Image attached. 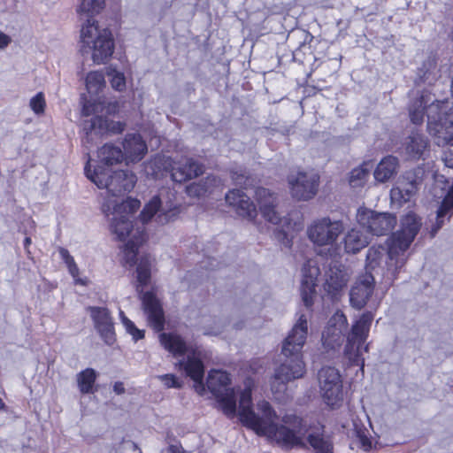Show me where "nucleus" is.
I'll return each mask as SVG.
<instances>
[{"label":"nucleus","instance_id":"obj_1","mask_svg":"<svg viewBox=\"0 0 453 453\" xmlns=\"http://www.w3.org/2000/svg\"><path fill=\"white\" fill-rule=\"evenodd\" d=\"M230 375L225 371L211 370L208 373L206 386L226 416L230 418L235 417L238 397V416L243 426L253 430L259 436L275 440L282 444L293 445L300 442L302 431L288 426L300 427V419L294 416H283L281 424L279 425L278 415L269 402L259 401L256 411L253 410L251 395L254 381L252 380H245L242 390L230 388Z\"/></svg>","mask_w":453,"mask_h":453},{"label":"nucleus","instance_id":"obj_2","mask_svg":"<svg viewBox=\"0 0 453 453\" xmlns=\"http://www.w3.org/2000/svg\"><path fill=\"white\" fill-rule=\"evenodd\" d=\"M84 171L87 178L98 188L106 189L102 211L110 223L111 234L119 241L130 237L123 246V260L126 265H134L139 246L146 241L147 234L143 227L134 229L130 220L140 208V201L131 197L122 200L121 196L133 190L137 181L136 175L128 170L111 173L110 168L101 165L92 168L90 159Z\"/></svg>","mask_w":453,"mask_h":453},{"label":"nucleus","instance_id":"obj_3","mask_svg":"<svg viewBox=\"0 0 453 453\" xmlns=\"http://www.w3.org/2000/svg\"><path fill=\"white\" fill-rule=\"evenodd\" d=\"M421 226L420 219L414 213H407L401 221V229L388 240V249L382 246L371 247L366 256V267L374 270L387 256V271L390 280H395L396 273L404 265L405 251L415 239Z\"/></svg>","mask_w":453,"mask_h":453},{"label":"nucleus","instance_id":"obj_4","mask_svg":"<svg viewBox=\"0 0 453 453\" xmlns=\"http://www.w3.org/2000/svg\"><path fill=\"white\" fill-rule=\"evenodd\" d=\"M159 340L167 351L175 358H180L175 363L179 371H183L194 381L195 390L199 395H203L205 392L203 383L204 365L201 359L200 351L188 346L183 339L176 334L162 333L159 335Z\"/></svg>","mask_w":453,"mask_h":453},{"label":"nucleus","instance_id":"obj_5","mask_svg":"<svg viewBox=\"0 0 453 453\" xmlns=\"http://www.w3.org/2000/svg\"><path fill=\"white\" fill-rule=\"evenodd\" d=\"M81 49L83 53H90L96 65L105 64L115 49L111 31L102 27L93 19H88L81 29Z\"/></svg>","mask_w":453,"mask_h":453},{"label":"nucleus","instance_id":"obj_6","mask_svg":"<svg viewBox=\"0 0 453 453\" xmlns=\"http://www.w3.org/2000/svg\"><path fill=\"white\" fill-rule=\"evenodd\" d=\"M373 320L372 312L363 313L352 325L347 336V343L344 347L343 357L349 365H360L364 369L365 360L363 352L368 351V345H365Z\"/></svg>","mask_w":453,"mask_h":453},{"label":"nucleus","instance_id":"obj_7","mask_svg":"<svg viewBox=\"0 0 453 453\" xmlns=\"http://www.w3.org/2000/svg\"><path fill=\"white\" fill-rule=\"evenodd\" d=\"M255 198L259 205L263 217L273 225L282 224V229L276 232V238L285 247H291L292 234H290V223L288 219L281 217L277 209V197L265 188H257L255 191Z\"/></svg>","mask_w":453,"mask_h":453},{"label":"nucleus","instance_id":"obj_8","mask_svg":"<svg viewBox=\"0 0 453 453\" xmlns=\"http://www.w3.org/2000/svg\"><path fill=\"white\" fill-rule=\"evenodd\" d=\"M344 229L342 220L322 217L311 222L307 227V236L316 247L333 248Z\"/></svg>","mask_w":453,"mask_h":453},{"label":"nucleus","instance_id":"obj_9","mask_svg":"<svg viewBox=\"0 0 453 453\" xmlns=\"http://www.w3.org/2000/svg\"><path fill=\"white\" fill-rule=\"evenodd\" d=\"M319 391L324 403L332 409L340 407L344 399L340 372L332 366L322 367L318 374Z\"/></svg>","mask_w":453,"mask_h":453},{"label":"nucleus","instance_id":"obj_10","mask_svg":"<svg viewBox=\"0 0 453 453\" xmlns=\"http://www.w3.org/2000/svg\"><path fill=\"white\" fill-rule=\"evenodd\" d=\"M179 213V205L171 197L165 200L161 191L158 196H155L145 204L140 214V220L144 225L154 219L157 225L164 226L175 220Z\"/></svg>","mask_w":453,"mask_h":453},{"label":"nucleus","instance_id":"obj_11","mask_svg":"<svg viewBox=\"0 0 453 453\" xmlns=\"http://www.w3.org/2000/svg\"><path fill=\"white\" fill-rule=\"evenodd\" d=\"M153 165L158 168L161 166L171 173L172 180L175 182H184L196 178L203 173V166L192 158L181 157L175 161L169 157H158L153 161Z\"/></svg>","mask_w":453,"mask_h":453},{"label":"nucleus","instance_id":"obj_12","mask_svg":"<svg viewBox=\"0 0 453 453\" xmlns=\"http://www.w3.org/2000/svg\"><path fill=\"white\" fill-rule=\"evenodd\" d=\"M285 361L275 370L271 387L273 393L283 392L289 381L302 378L306 372L303 354L284 357Z\"/></svg>","mask_w":453,"mask_h":453},{"label":"nucleus","instance_id":"obj_13","mask_svg":"<svg viewBox=\"0 0 453 453\" xmlns=\"http://www.w3.org/2000/svg\"><path fill=\"white\" fill-rule=\"evenodd\" d=\"M285 416H294L300 419L301 424L300 427H298V429L302 431L300 442L293 445H286L280 443L275 440H271L272 441H274L281 447L285 448L303 447L305 446V435L307 434L306 441L316 453H333L334 445L331 436L325 433L322 426L308 431L306 425L302 418L294 414H286ZM288 426L293 429H297V427H295L294 426Z\"/></svg>","mask_w":453,"mask_h":453},{"label":"nucleus","instance_id":"obj_14","mask_svg":"<svg viewBox=\"0 0 453 453\" xmlns=\"http://www.w3.org/2000/svg\"><path fill=\"white\" fill-rule=\"evenodd\" d=\"M358 224L374 235L389 233L396 224V218L390 213H378L366 208H359L357 212Z\"/></svg>","mask_w":453,"mask_h":453},{"label":"nucleus","instance_id":"obj_15","mask_svg":"<svg viewBox=\"0 0 453 453\" xmlns=\"http://www.w3.org/2000/svg\"><path fill=\"white\" fill-rule=\"evenodd\" d=\"M319 177L317 173L307 172L291 173L288 182L292 196L297 200L307 201L318 192Z\"/></svg>","mask_w":453,"mask_h":453},{"label":"nucleus","instance_id":"obj_16","mask_svg":"<svg viewBox=\"0 0 453 453\" xmlns=\"http://www.w3.org/2000/svg\"><path fill=\"white\" fill-rule=\"evenodd\" d=\"M309 335V322L306 315L300 314L282 342L283 357L303 354L302 350Z\"/></svg>","mask_w":453,"mask_h":453},{"label":"nucleus","instance_id":"obj_17","mask_svg":"<svg viewBox=\"0 0 453 453\" xmlns=\"http://www.w3.org/2000/svg\"><path fill=\"white\" fill-rule=\"evenodd\" d=\"M348 326L346 316L340 311H336L328 320L322 334V344L327 353L338 351L343 342ZM334 354H332L333 356Z\"/></svg>","mask_w":453,"mask_h":453},{"label":"nucleus","instance_id":"obj_18","mask_svg":"<svg viewBox=\"0 0 453 453\" xmlns=\"http://www.w3.org/2000/svg\"><path fill=\"white\" fill-rule=\"evenodd\" d=\"M350 273L344 265L334 263L329 266L325 275L323 288L332 299H338L349 280Z\"/></svg>","mask_w":453,"mask_h":453},{"label":"nucleus","instance_id":"obj_19","mask_svg":"<svg viewBox=\"0 0 453 453\" xmlns=\"http://www.w3.org/2000/svg\"><path fill=\"white\" fill-rule=\"evenodd\" d=\"M441 188L442 195L449 187V189L439 207L436 214V222L433 226L431 230V236L434 237L436 233L444 225L445 220H449L453 214V183L449 186V180L442 174H437L434 176V188Z\"/></svg>","mask_w":453,"mask_h":453},{"label":"nucleus","instance_id":"obj_20","mask_svg":"<svg viewBox=\"0 0 453 453\" xmlns=\"http://www.w3.org/2000/svg\"><path fill=\"white\" fill-rule=\"evenodd\" d=\"M319 268L315 259H309L302 269L301 296L306 307H311L317 296V280L319 275Z\"/></svg>","mask_w":453,"mask_h":453},{"label":"nucleus","instance_id":"obj_21","mask_svg":"<svg viewBox=\"0 0 453 453\" xmlns=\"http://www.w3.org/2000/svg\"><path fill=\"white\" fill-rule=\"evenodd\" d=\"M91 319L97 333L107 345L115 342V332L112 318L104 307H89Z\"/></svg>","mask_w":453,"mask_h":453},{"label":"nucleus","instance_id":"obj_22","mask_svg":"<svg viewBox=\"0 0 453 453\" xmlns=\"http://www.w3.org/2000/svg\"><path fill=\"white\" fill-rule=\"evenodd\" d=\"M374 289V278L371 273H365L360 275L349 292L350 304L360 310L363 308Z\"/></svg>","mask_w":453,"mask_h":453},{"label":"nucleus","instance_id":"obj_23","mask_svg":"<svg viewBox=\"0 0 453 453\" xmlns=\"http://www.w3.org/2000/svg\"><path fill=\"white\" fill-rule=\"evenodd\" d=\"M418 191V181L411 179L410 173L399 179L396 184L390 190L392 204L401 207L412 200Z\"/></svg>","mask_w":453,"mask_h":453},{"label":"nucleus","instance_id":"obj_24","mask_svg":"<svg viewBox=\"0 0 453 453\" xmlns=\"http://www.w3.org/2000/svg\"><path fill=\"white\" fill-rule=\"evenodd\" d=\"M141 299L149 324L156 331H162L164 329L165 318L159 301L151 292H145L141 296Z\"/></svg>","mask_w":453,"mask_h":453},{"label":"nucleus","instance_id":"obj_25","mask_svg":"<svg viewBox=\"0 0 453 453\" xmlns=\"http://www.w3.org/2000/svg\"><path fill=\"white\" fill-rule=\"evenodd\" d=\"M226 201L233 206L236 212L250 220H253L257 216L256 206L250 202V198L240 189H233L226 195Z\"/></svg>","mask_w":453,"mask_h":453},{"label":"nucleus","instance_id":"obj_26","mask_svg":"<svg viewBox=\"0 0 453 453\" xmlns=\"http://www.w3.org/2000/svg\"><path fill=\"white\" fill-rule=\"evenodd\" d=\"M123 149L127 164L142 160L147 153V145L138 134H127L123 142Z\"/></svg>","mask_w":453,"mask_h":453},{"label":"nucleus","instance_id":"obj_27","mask_svg":"<svg viewBox=\"0 0 453 453\" xmlns=\"http://www.w3.org/2000/svg\"><path fill=\"white\" fill-rule=\"evenodd\" d=\"M125 123L120 121H109L102 116H95L84 123V130L87 134L95 133L103 134L104 133L119 134L125 129Z\"/></svg>","mask_w":453,"mask_h":453},{"label":"nucleus","instance_id":"obj_28","mask_svg":"<svg viewBox=\"0 0 453 453\" xmlns=\"http://www.w3.org/2000/svg\"><path fill=\"white\" fill-rule=\"evenodd\" d=\"M428 140L421 134L412 133L404 143V152L410 159L425 158L428 153Z\"/></svg>","mask_w":453,"mask_h":453},{"label":"nucleus","instance_id":"obj_29","mask_svg":"<svg viewBox=\"0 0 453 453\" xmlns=\"http://www.w3.org/2000/svg\"><path fill=\"white\" fill-rule=\"evenodd\" d=\"M398 168V158L395 156H386L374 169L373 177L377 182L385 183L397 173Z\"/></svg>","mask_w":453,"mask_h":453},{"label":"nucleus","instance_id":"obj_30","mask_svg":"<svg viewBox=\"0 0 453 453\" xmlns=\"http://www.w3.org/2000/svg\"><path fill=\"white\" fill-rule=\"evenodd\" d=\"M118 102L109 103L106 105L104 101L100 96H98V98H91L90 100H88L83 104L82 114L84 116H90L95 114V116L104 117V114H115L118 111Z\"/></svg>","mask_w":453,"mask_h":453},{"label":"nucleus","instance_id":"obj_31","mask_svg":"<svg viewBox=\"0 0 453 453\" xmlns=\"http://www.w3.org/2000/svg\"><path fill=\"white\" fill-rule=\"evenodd\" d=\"M98 163L101 166H109L121 163L125 157L122 150L112 143H105L97 151Z\"/></svg>","mask_w":453,"mask_h":453},{"label":"nucleus","instance_id":"obj_32","mask_svg":"<svg viewBox=\"0 0 453 453\" xmlns=\"http://www.w3.org/2000/svg\"><path fill=\"white\" fill-rule=\"evenodd\" d=\"M368 243V236L356 228L349 230L344 237V249L348 253H357Z\"/></svg>","mask_w":453,"mask_h":453},{"label":"nucleus","instance_id":"obj_33","mask_svg":"<svg viewBox=\"0 0 453 453\" xmlns=\"http://www.w3.org/2000/svg\"><path fill=\"white\" fill-rule=\"evenodd\" d=\"M372 166L373 165L371 161H365L354 168L349 173V185L354 188L363 187L368 180L369 173Z\"/></svg>","mask_w":453,"mask_h":453},{"label":"nucleus","instance_id":"obj_34","mask_svg":"<svg viewBox=\"0 0 453 453\" xmlns=\"http://www.w3.org/2000/svg\"><path fill=\"white\" fill-rule=\"evenodd\" d=\"M97 378V372L92 368H86L76 376L78 388L82 394L94 392V385Z\"/></svg>","mask_w":453,"mask_h":453},{"label":"nucleus","instance_id":"obj_35","mask_svg":"<svg viewBox=\"0 0 453 453\" xmlns=\"http://www.w3.org/2000/svg\"><path fill=\"white\" fill-rule=\"evenodd\" d=\"M105 85L104 73L102 71H92L87 74L86 88L91 96H97L98 97Z\"/></svg>","mask_w":453,"mask_h":453},{"label":"nucleus","instance_id":"obj_36","mask_svg":"<svg viewBox=\"0 0 453 453\" xmlns=\"http://www.w3.org/2000/svg\"><path fill=\"white\" fill-rule=\"evenodd\" d=\"M59 255H60L61 259L65 262L69 273L73 278L75 284L86 286L88 284V280L87 278H81L79 276L80 271H79L78 265L75 263L73 257L71 256L69 251L65 248H60Z\"/></svg>","mask_w":453,"mask_h":453},{"label":"nucleus","instance_id":"obj_37","mask_svg":"<svg viewBox=\"0 0 453 453\" xmlns=\"http://www.w3.org/2000/svg\"><path fill=\"white\" fill-rule=\"evenodd\" d=\"M220 180L214 176H208L203 183H191L187 187V193L189 196H202L207 192L211 193V187L219 185Z\"/></svg>","mask_w":453,"mask_h":453},{"label":"nucleus","instance_id":"obj_38","mask_svg":"<svg viewBox=\"0 0 453 453\" xmlns=\"http://www.w3.org/2000/svg\"><path fill=\"white\" fill-rule=\"evenodd\" d=\"M150 280V260L148 257L142 258L137 266V281L136 290L142 294L143 287L146 286Z\"/></svg>","mask_w":453,"mask_h":453},{"label":"nucleus","instance_id":"obj_39","mask_svg":"<svg viewBox=\"0 0 453 453\" xmlns=\"http://www.w3.org/2000/svg\"><path fill=\"white\" fill-rule=\"evenodd\" d=\"M106 74L110 79L111 88L119 92L126 89V77L124 73L119 71L115 65H110L106 67Z\"/></svg>","mask_w":453,"mask_h":453},{"label":"nucleus","instance_id":"obj_40","mask_svg":"<svg viewBox=\"0 0 453 453\" xmlns=\"http://www.w3.org/2000/svg\"><path fill=\"white\" fill-rule=\"evenodd\" d=\"M105 6L104 0H81L78 12L93 17L100 13Z\"/></svg>","mask_w":453,"mask_h":453},{"label":"nucleus","instance_id":"obj_41","mask_svg":"<svg viewBox=\"0 0 453 453\" xmlns=\"http://www.w3.org/2000/svg\"><path fill=\"white\" fill-rule=\"evenodd\" d=\"M119 318L127 333L132 335L135 342L144 337V331L137 328L134 322L126 317L124 311H119Z\"/></svg>","mask_w":453,"mask_h":453},{"label":"nucleus","instance_id":"obj_42","mask_svg":"<svg viewBox=\"0 0 453 453\" xmlns=\"http://www.w3.org/2000/svg\"><path fill=\"white\" fill-rule=\"evenodd\" d=\"M29 106L31 110L37 115L42 114L45 110L46 102L42 92L37 93L30 99Z\"/></svg>","mask_w":453,"mask_h":453},{"label":"nucleus","instance_id":"obj_43","mask_svg":"<svg viewBox=\"0 0 453 453\" xmlns=\"http://www.w3.org/2000/svg\"><path fill=\"white\" fill-rule=\"evenodd\" d=\"M159 380L165 384V386L168 388H180L181 387V383L178 380L175 375L173 374H165L158 377Z\"/></svg>","mask_w":453,"mask_h":453},{"label":"nucleus","instance_id":"obj_44","mask_svg":"<svg viewBox=\"0 0 453 453\" xmlns=\"http://www.w3.org/2000/svg\"><path fill=\"white\" fill-rule=\"evenodd\" d=\"M358 441L365 451H369L372 448V441L363 433H358Z\"/></svg>","mask_w":453,"mask_h":453},{"label":"nucleus","instance_id":"obj_45","mask_svg":"<svg viewBox=\"0 0 453 453\" xmlns=\"http://www.w3.org/2000/svg\"><path fill=\"white\" fill-rule=\"evenodd\" d=\"M11 42V38L6 34L0 32V49H5Z\"/></svg>","mask_w":453,"mask_h":453},{"label":"nucleus","instance_id":"obj_46","mask_svg":"<svg viewBox=\"0 0 453 453\" xmlns=\"http://www.w3.org/2000/svg\"><path fill=\"white\" fill-rule=\"evenodd\" d=\"M113 391L117 394V395H120L122 393H124L125 391V388H124V385L122 382H116L113 386Z\"/></svg>","mask_w":453,"mask_h":453},{"label":"nucleus","instance_id":"obj_47","mask_svg":"<svg viewBox=\"0 0 453 453\" xmlns=\"http://www.w3.org/2000/svg\"><path fill=\"white\" fill-rule=\"evenodd\" d=\"M169 453H184V451L181 447L171 445L169 447Z\"/></svg>","mask_w":453,"mask_h":453},{"label":"nucleus","instance_id":"obj_48","mask_svg":"<svg viewBox=\"0 0 453 453\" xmlns=\"http://www.w3.org/2000/svg\"><path fill=\"white\" fill-rule=\"evenodd\" d=\"M233 178L236 184H239V185L245 184V182H242V179H243L242 176L241 178H239V177H237V178L233 177Z\"/></svg>","mask_w":453,"mask_h":453},{"label":"nucleus","instance_id":"obj_49","mask_svg":"<svg viewBox=\"0 0 453 453\" xmlns=\"http://www.w3.org/2000/svg\"><path fill=\"white\" fill-rule=\"evenodd\" d=\"M31 243V239L29 237H26L24 240L25 247H27Z\"/></svg>","mask_w":453,"mask_h":453},{"label":"nucleus","instance_id":"obj_50","mask_svg":"<svg viewBox=\"0 0 453 453\" xmlns=\"http://www.w3.org/2000/svg\"><path fill=\"white\" fill-rule=\"evenodd\" d=\"M5 410V403H4V401L0 398V411H4Z\"/></svg>","mask_w":453,"mask_h":453}]
</instances>
